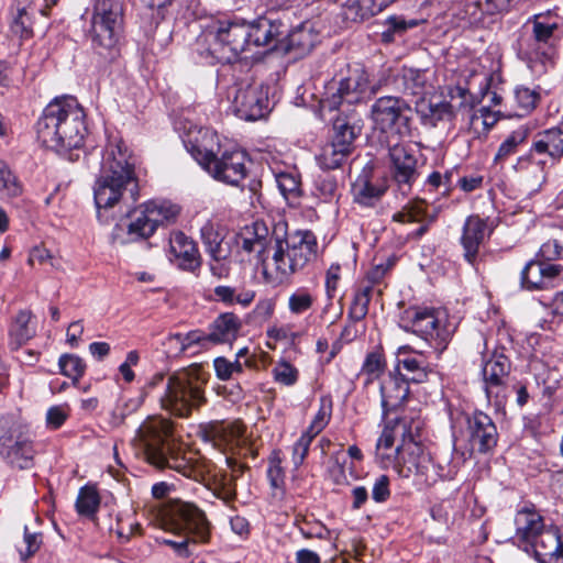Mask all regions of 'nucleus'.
Instances as JSON below:
<instances>
[{"mask_svg": "<svg viewBox=\"0 0 563 563\" xmlns=\"http://www.w3.org/2000/svg\"><path fill=\"white\" fill-rule=\"evenodd\" d=\"M137 157L122 139H110L102 153L99 176L93 187L98 218L101 209L114 207L129 191L131 200L139 198Z\"/></svg>", "mask_w": 563, "mask_h": 563, "instance_id": "nucleus-1", "label": "nucleus"}, {"mask_svg": "<svg viewBox=\"0 0 563 563\" xmlns=\"http://www.w3.org/2000/svg\"><path fill=\"white\" fill-rule=\"evenodd\" d=\"M135 455L156 468H170L187 478L198 481L203 471L181 455L173 438V424L162 417H148L132 440Z\"/></svg>", "mask_w": 563, "mask_h": 563, "instance_id": "nucleus-2", "label": "nucleus"}, {"mask_svg": "<svg viewBox=\"0 0 563 563\" xmlns=\"http://www.w3.org/2000/svg\"><path fill=\"white\" fill-rule=\"evenodd\" d=\"M85 118V111L75 97H56L36 122L37 139L56 152L79 148L87 133Z\"/></svg>", "mask_w": 563, "mask_h": 563, "instance_id": "nucleus-3", "label": "nucleus"}, {"mask_svg": "<svg viewBox=\"0 0 563 563\" xmlns=\"http://www.w3.org/2000/svg\"><path fill=\"white\" fill-rule=\"evenodd\" d=\"M208 379L209 375L200 365L174 372L168 376L165 390L158 398L162 408L174 416L188 417L194 409L206 402L205 386Z\"/></svg>", "mask_w": 563, "mask_h": 563, "instance_id": "nucleus-4", "label": "nucleus"}, {"mask_svg": "<svg viewBox=\"0 0 563 563\" xmlns=\"http://www.w3.org/2000/svg\"><path fill=\"white\" fill-rule=\"evenodd\" d=\"M190 153L198 164L214 179L239 186L246 176V155L244 152L232 148L221 150L214 132L206 130L202 143L191 144Z\"/></svg>", "mask_w": 563, "mask_h": 563, "instance_id": "nucleus-5", "label": "nucleus"}, {"mask_svg": "<svg viewBox=\"0 0 563 563\" xmlns=\"http://www.w3.org/2000/svg\"><path fill=\"white\" fill-rule=\"evenodd\" d=\"M317 249V238L309 230L287 233L285 239L275 238L269 251L273 252L272 261L278 283H289L294 274L316 257Z\"/></svg>", "mask_w": 563, "mask_h": 563, "instance_id": "nucleus-6", "label": "nucleus"}, {"mask_svg": "<svg viewBox=\"0 0 563 563\" xmlns=\"http://www.w3.org/2000/svg\"><path fill=\"white\" fill-rule=\"evenodd\" d=\"M123 10L119 0H96L90 37L95 52L108 62L120 55Z\"/></svg>", "mask_w": 563, "mask_h": 563, "instance_id": "nucleus-7", "label": "nucleus"}, {"mask_svg": "<svg viewBox=\"0 0 563 563\" xmlns=\"http://www.w3.org/2000/svg\"><path fill=\"white\" fill-rule=\"evenodd\" d=\"M421 421L412 419L409 429L402 424V442L396 448L394 468L402 478L419 477L427 484L437 482V475L431 474L434 465L420 443Z\"/></svg>", "mask_w": 563, "mask_h": 563, "instance_id": "nucleus-8", "label": "nucleus"}, {"mask_svg": "<svg viewBox=\"0 0 563 563\" xmlns=\"http://www.w3.org/2000/svg\"><path fill=\"white\" fill-rule=\"evenodd\" d=\"M399 325L423 339L439 353H442L454 332L443 311L434 308L409 307L399 320Z\"/></svg>", "mask_w": 563, "mask_h": 563, "instance_id": "nucleus-9", "label": "nucleus"}, {"mask_svg": "<svg viewBox=\"0 0 563 563\" xmlns=\"http://www.w3.org/2000/svg\"><path fill=\"white\" fill-rule=\"evenodd\" d=\"M173 525L177 539H164L163 543L172 547L183 558L191 555V544L206 543L210 538V523L205 512L196 505L180 503L173 508Z\"/></svg>", "mask_w": 563, "mask_h": 563, "instance_id": "nucleus-10", "label": "nucleus"}, {"mask_svg": "<svg viewBox=\"0 0 563 563\" xmlns=\"http://www.w3.org/2000/svg\"><path fill=\"white\" fill-rule=\"evenodd\" d=\"M247 35V23L232 20L216 21L205 33L210 54L223 63H232L249 51Z\"/></svg>", "mask_w": 563, "mask_h": 563, "instance_id": "nucleus-11", "label": "nucleus"}, {"mask_svg": "<svg viewBox=\"0 0 563 563\" xmlns=\"http://www.w3.org/2000/svg\"><path fill=\"white\" fill-rule=\"evenodd\" d=\"M0 455L13 467H33L35 450L25 424L10 417L0 419Z\"/></svg>", "mask_w": 563, "mask_h": 563, "instance_id": "nucleus-12", "label": "nucleus"}, {"mask_svg": "<svg viewBox=\"0 0 563 563\" xmlns=\"http://www.w3.org/2000/svg\"><path fill=\"white\" fill-rule=\"evenodd\" d=\"M412 109L401 97L383 96L371 106V120L383 133L406 137L411 135Z\"/></svg>", "mask_w": 563, "mask_h": 563, "instance_id": "nucleus-13", "label": "nucleus"}, {"mask_svg": "<svg viewBox=\"0 0 563 563\" xmlns=\"http://www.w3.org/2000/svg\"><path fill=\"white\" fill-rule=\"evenodd\" d=\"M376 92V88L369 87L368 76L362 68L349 71L338 86L328 87L327 97L322 100V107L329 110H342L341 107L362 102Z\"/></svg>", "mask_w": 563, "mask_h": 563, "instance_id": "nucleus-14", "label": "nucleus"}, {"mask_svg": "<svg viewBox=\"0 0 563 563\" xmlns=\"http://www.w3.org/2000/svg\"><path fill=\"white\" fill-rule=\"evenodd\" d=\"M390 179L402 196L411 194L413 184L420 177L419 158L410 146L395 144L388 150Z\"/></svg>", "mask_w": 563, "mask_h": 563, "instance_id": "nucleus-15", "label": "nucleus"}, {"mask_svg": "<svg viewBox=\"0 0 563 563\" xmlns=\"http://www.w3.org/2000/svg\"><path fill=\"white\" fill-rule=\"evenodd\" d=\"M517 0H464L454 11L461 27L485 29L492 16L508 12Z\"/></svg>", "mask_w": 563, "mask_h": 563, "instance_id": "nucleus-16", "label": "nucleus"}, {"mask_svg": "<svg viewBox=\"0 0 563 563\" xmlns=\"http://www.w3.org/2000/svg\"><path fill=\"white\" fill-rule=\"evenodd\" d=\"M233 107L245 121H256L269 111L268 88L262 84L242 82L235 88Z\"/></svg>", "mask_w": 563, "mask_h": 563, "instance_id": "nucleus-17", "label": "nucleus"}, {"mask_svg": "<svg viewBox=\"0 0 563 563\" xmlns=\"http://www.w3.org/2000/svg\"><path fill=\"white\" fill-rule=\"evenodd\" d=\"M511 371L509 356L505 354V347L496 349L492 356L484 362L482 374L484 379V389L488 400L493 398L496 401L505 397V387L507 385Z\"/></svg>", "mask_w": 563, "mask_h": 563, "instance_id": "nucleus-18", "label": "nucleus"}, {"mask_svg": "<svg viewBox=\"0 0 563 563\" xmlns=\"http://www.w3.org/2000/svg\"><path fill=\"white\" fill-rule=\"evenodd\" d=\"M466 435L471 451L487 453L498 441V432L493 419L483 411H475L466 418Z\"/></svg>", "mask_w": 563, "mask_h": 563, "instance_id": "nucleus-19", "label": "nucleus"}, {"mask_svg": "<svg viewBox=\"0 0 563 563\" xmlns=\"http://www.w3.org/2000/svg\"><path fill=\"white\" fill-rule=\"evenodd\" d=\"M553 166L549 161L530 150L529 154L517 159L514 169L518 174L519 181L525 190L529 194H536L545 184L548 172Z\"/></svg>", "mask_w": 563, "mask_h": 563, "instance_id": "nucleus-20", "label": "nucleus"}, {"mask_svg": "<svg viewBox=\"0 0 563 563\" xmlns=\"http://www.w3.org/2000/svg\"><path fill=\"white\" fill-rule=\"evenodd\" d=\"M287 32V24L273 14L260 16L252 23H247L249 51L252 46H268L278 51L280 36Z\"/></svg>", "mask_w": 563, "mask_h": 563, "instance_id": "nucleus-21", "label": "nucleus"}, {"mask_svg": "<svg viewBox=\"0 0 563 563\" xmlns=\"http://www.w3.org/2000/svg\"><path fill=\"white\" fill-rule=\"evenodd\" d=\"M563 274L560 264L531 260L526 264L520 275L521 287L526 290H543L554 287V280Z\"/></svg>", "mask_w": 563, "mask_h": 563, "instance_id": "nucleus-22", "label": "nucleus"}, {"mask_svg": "<svg viewBox=\"0 0 563 563\" xmlns=\"http://www.w3.org/2000/svg\"><path fill=\"white\" fill-rule=\"evenodd\" d=\"M490 234L492 229L488 228L486 219H483L477 214H472L466 218L462 229L460 243L463 247L464 260L473 267L477 264L481 245Z\"/></svg>", "mask_w": 563, "mask_h": 563, "instance_id": "nucleus-23", "label": "nucleus"}, {"mask_svg": "<svg viewBox=\"0 0 563 563\" xmlns=\"http://www.w3.org/2000/svg\"><path fill=\"white\" fill-rule=\"evenodd\" d=\"M514 540L519 548L530 552V545L538 536L547 528L543 517L534 506H525L515 515Z\"/></svg>", "mask_w": 563, "mask_h": 563, "instance_id": "nucleus-24", "label": "nucleus"}, {"mask_svg": "<svg viewBox=\"0 0 563 563\" xmlns=\"http://www.w3.org/2000/svg\"><path fill=\"white\" fill-rule=\"evenodd\" d=\"M170 261L180 269L195 273L201 266V255L194 240L185 233L174 232L169 239Z\"/></svg>", "mask_w": 563, "mask_h": 563, "instance_id": "nucleus-25", "label": "nucleus"}, {"mask_svg": "<svg viewBox=\"0 0 563 563\" xmlns=\"http://www.w3.org/2000/svg\"><path fill=\"white\" fill-rule=\"evenodd\" d=\"M540 563H563V539L560 529L547 527L530 545Z\"/></svg>", "mask_w": 563, "mask_h": 563, "instance_id": "nucleus-26", "label": "nucleus"}, {"mask_svg": "<svg viewBox=\"0 0 563 563\" xmlns=\"http://www.w3.org/2000/svg\"><path fill=\"white\" fill-rule=\"evenodd\" d=\"M362 119L355 110H340L333 120L331 142L352 153L354 142L362 132Z\"/></svg>", "mask_w": 563, "mask_h": 563, "instance_id": "nucleus-27", "label": "nucleus"}, {"mask_svg": "<svg viewBox=\"0 0 563 563\" xmlns=\"http://www.w3.org/2000/svg\"><path fill=\"white\" fill-rule=\"evenodd\" d=\"M235 239L243 251L256 253L257 257L263 262L267 258L265 254L269 252V247L274 241L265 223L258 221L244 227Z\"/></svg>", "mask_w": 563, "mask_h": 563, "instance_id": "nucleus-28", "label": "nucleus"}, {"mask_svg": "<svg viewBox=\"0 0 563 563\" xmlns=\"http://www.w3.org/2000/svg\"><path fill=\"white\" fill-rule=\"evenodd\" d=\"M318 35L308 23H302L280 36L278 51L285 54H294L296 58L306 56L313 48Z\"/></svg>", "mask_w": 563, "mask_h": 563, "instance_id": "nucleus-29", "label": "nucleus"}, {"mask_svg": "<svg viewBox=\"0 0 563 563\" xmlns=\"http://www.w3.org/2000/svg\"><path fill=\"white\" fill-rule=\"evenodd\" d=\"M37 13L48 15L46 8L38 9L30 0H16L11 9V33L20 40L33 36L34 18Z\"/></svg>", "mask_w": 563, "mask_h": 563, "instance_id": "nucleus-30", "label": "nucleus"}, {"mask_svg": "<svg viewBox=\"0 0 563 563\" xmlns=\"http://www.w3.org/2000/svg\"><path fill=\"white\" fill-rule=\"evenodd\" d=\"M530 150L555 165L563 157V124L537 133Z\"/></svg>", "mask_w": 563, "mask_h": 563, "instance_id": "nucleus-31", "label": "nucleus"}, {"mask_svg": "<svg viewBox=\"0 0 563 563\" xmlns=\"http://www.w3.org/2000/svg\"><path fill=\"white\" fill-rule=\"evenodd\" d=\"M202 439L211 443L222 452L238 444L243 434V428L239 423L211 422L202 431Z\"/></svg>", "mask_w": 563, "mask_h": 563, "instance_id": "nucleus-32", "label": "nucleus"}, {"mask_svg": "<svg viewBox=\"0 0 563 563\" xmlns=\"http://www.w3.org/2000/svg\"><path fill=\"white\" fill-rule=\"evenodd\" d=\"M409 395V384L399 374L390 373L380 384L383 416L397 410Z\"/></svg>", "mask_w": 563, "mask_h": 563, "instance_id": "nucleus-33", "label": "nucleus"}, {"mask_svg": "<svg viewBox=\"0 0 563 563\" xmlns=\"http://www.w3.org/2000/svg\"><path fill=\"white\" fill-rule=\"evenodd\" d=\"M200 236L212 260H230L231 242L225 240L224 229L219 223L207 221L200 229Z\"/></svg>", "mask_w": 563, "mask_h": 563, "instance_id": "nucleus-34", "label": "nucleus"}, {"mask_svg": "<svg viewBox=\"0 0 563 563\" xmlns=\"http://www.w3.org/2000/svg\"><path fill=\"white\" fill-rule=\"evenodd\" d=\"M415 110L420 123L428 129H434L441 122L453 121L452 107L445 100L433 102L421 98L416 102Z\"/></svg>", "mask_w": 563, "mask_h": 563, "instance_id": "nucleus-35", "label": "nucleus"}, {"mask_svg": "<svg viewBox=\"0 0 563 563\" xmlns=\"http://www.w3.org/2000/svg\"><path fill=\"white\" fill-rule=\"evenodd\" d=\"M242 327L240 318L233 312H224L217 317L210 327L208 339L213 343L233 341Z\"/></svg>", "mask_w": 563, "mask_h": 563, "instance_id": "nucleus-36", "label": "nucleus"}, {"mask_svg": "<svg viewBox=\"0 0 563 563\" xmlns=\"http://www.w3.org/2000/svg\"><path fill=\"white\" fill-rule=\"evenodd\" d=\"M354 200L363 206H373L386 191V187L373 184L366 174L360 175L352 186Z\"/></svg>", "mask_w": 563, "mask_h": 563, "instance_id": "nucleus-37", "label": "nucleus"}, {"mask_svg": "<svg viewBox=\"0 0 563 563\" xmlns=\"http://www.w3.org/2000/svg\"><path fill=\"white\" fill-rule=\"evenodd\" d=\"M31 318L32 313L26 310H22L16 314L9 333V345L12 350H18L34 336L35 330L30 327Z\"/></svg>", "mask_w": 563, "mask_h": 563, "instance_id": "nucleus-38", "label": "nucleus"}, {"mask_svg": "<svg viewBox=\"0 0 563 563\" xmlns=\"http://www.w3.org/2000/svg\"><path fill=\"white\" fill-rule=\"evenodd\" d=\"M254 297L255 292L253 290L240 287L219 285L213 289L214 300L222 302L225 306H233L238 303L242 307H247L254 300Z\"/></svg>", "mask_w": 563, "mask_h": 563, "instance_id": "nucleus-39", "label": "nucleus"}, {"mask_svg": "<svg viewBox=\"0 0 563 563\" xmlns=\"http://www.w3.org/2000/svg\"><path fill=\"white\" fill-rule=\"evenodd\" d=\"M133 219L128 225V233L133 239H148L157 229V220H152L143 205L132 214Z\"/></svg>", "mask_w": 563, "mask_h": 563, "instance_id": "nucleus-40", "label": "nucleus"}, {"mask_svg": "<svg viewBox=\"0 0 563 563\" xmlns=\"http://www.w3.org/2000/svg\"><path fill=\"white\" fill-rule=\"evenodd\" d=\"M148 217L152 220H157V227L164 223L175 221L179 214V207L165 200H151L143 203Z\"/></svg>", "mask_w": 563, "mask_h": 563, "instance_id": "nucleus-41", "label": "nucleus"}, {"mask_svg": "<svg viewBox=\"0 0 563 563\" xmlns=\"http://www.w3.org/2000/svg\"><path fill=\"white\" fill-rule=\"evenodd\" d=\"M352 153L333 142L325 144L317 156L318 165L324 170L336 169L343 165Z\"/></svg>", "mask_w": 563, "mask_h": 563, "instance_id": "nucleus-42", "label": "nucleus"}, {"mask_svg": "<svg viewBox=\"0 0 563 563\" xmlns=\"http://www.w3.org/2000/svg\"><path fill=\"white\" fill-rule=\"evenodd\" d=\"M400 87L406 95L420 96L426 87V73L421 69L402 67L399 75Z\"/></svg>", "mask_w": 563, "mask_h": 563, "instance_id": "nucleus-43", "label": "nucleus"}, {"mask_svg": "<svg viewBox=\"0 0 563 563\" xmlns=\"http://www.w3.org/2000/svg\"><path fill=\"white\" fill-rule=\"evenodd\" d=\"M449 97L446 104L452 107L453 120L461 112L468 113L478 102L467 88L461 86L450 88Z\"/></svg>", "mask_w": 563, "mask_h": 563, "instance_id": "nucleus-44", "label": "nucleus"}, {"mask_svg": "<svg viewBox=\"0 0 563 563\" xmlns=\"http://www.w3.org/2000/svg\"><path fill=\"white\" fill-rule=\"evenodd\" d=\"M398 365L407 372L406 374L399 373L401 377L409 384L411 383H423L428 378V364L415 356H408L398 361Z\"/></svg>", "mask_w": 563, "mask_h": 563, "instance_id": "nucleus-45", "label": "nucleus"}, {"mask_svg": "<svg viewBox=\"0 0 563 563\" xmlns=\"http://www.w3.org/2000/svg\"><path fill=\"white\" fill-rule=\"evenodd\" d=\"M100 505V497L93 486L86 485L79 489L76 509L79 515L91 517L93 516Z\"/></svg>", "mask_w": 563, "mask_h": 563, "instance_id": "nucleus-46", "label": "nucleus"}, {"mask_svg": "<svg viewBox=\"0 0 563 563\" xmlns=\"http://www.w3.org/2000/svg\"><path fill=\"white\" fill-rule=\"evenodd\" d=\"M416 20H406L400 15H390L384 23V31L382 32V40L385 43H390L395 40L396 35H402L407 30L417 26Z\"/></svg>", "mask_w": 563, "mask_h": 563, "instance_id": "nucleus-47", "label": "nucleus"}, {"mask_svg": "<svg viewBox=\"0 0 563 563\" xmlns=\"http://www.w3.org/2000/svg\"><path fill=\"white\" fill-rule=\"evenodd\" d=\"M21 192V183L8 164L0 159V195L4 198H14L20 196Z\"/></svg>", "mask_w": 563, "mask_h": 563, "instance_id": "nucleus-48", "label": "nucleus"}, {"mask_svg": "<svg viewBox=\"0 0 563 563\" xmlns=\"http://www.w3.org/2000/svg\"><path fill=\"white\" fill-rule=\"evenodd\" d=\"M316 301L313 294L306 287H299L288 298V309L299 316L309 311Z\"/></svg>", "mask_w": 563, "mask_h": 563, "instance_id": "nucleus-49", "label": "nucleus"}, {"mask_svg": "<svg viewBox=\"0 0 563 563\" xmlns=\"http://www.w3.org/2000/svg\"><path fill=\"white\" fill-rule=\"evenodd\" d=\"M372 286H366L356 291L351 307L349 309V317L357 322L363 320L367 312L371 302Z\"/></svg>", "mask_w": 563, "mask_h": 563, "instance_id": "nucleus-50", "label": "nucleus"}, {"mask_svg": "<svg viewBox=\"0 0 563 563\" xmlns=\"http://www.w3.org/2000/svg\"><path fill=\"white\" fill-rule=\"evenodd\" d=\"M58 365L63 375L78 382L85 374L86 363L75 354H64L59 357Z\"/></svg>", "mask_w": 563, "mask_h": 563, "instance_id": "nucleus-51", "label": "nucleus"}, {"mask_svg": "<svg viewBox=\"0 0 563 563\" xmlns=\"http://www.w3.org/2000/svg\"><path fill=\"white\" fill-rule=\"evenodd\" d=\"M386 368V361L384 354L380 351H373L367 353L363 366L362 373L367 375V383L377 379Z\"/></svg>", "mask_w": 563, "mask_h": 563, "instance_id": "nucleus-52", "label": "nucleus"}, {"mask_svg": "<svg viewBox=\"0 0 563 563\" xmlns=\"http://www.w3.org/2000/svg\"><path fill=\"white\" fill-rule=\"evenodd\" d=\"M235 479V475L223 473L216 481V496L222 499L225 504H229L236 498Z\"/></svg>", "mask_w": 563, "mask_h": 563, "instance_id": "nucleus-53", "label": "nucleus"}, {"mask_svg": "<svg viewBox=\"0 0 563 563\" xmlns=\"http://www.w3.org/2000/svg\"><path fill=\"white\" fill-rule=\"evenodd\" d=\"M402 424L406 426L407 429H409V426L407 423L406 419H396V426L394 428L386 427L376 444L377 455L382 459H384V455L380 454L382 449H391L395 442L396 434H400L402 437Z\"/></svg>", "mask_w": 563, "mask_h": 563, "instance_id": "nucleus-54", "label": "nucleus"}, {"mask_svg": "<svg viewBox=\"0 0 563 563\" xmlns=\"http://www.w3.org/2000/svg\"><path fill=\"white\" fill-rule=\"evenodd\" d=\"M274 379L285 386H292L298 380V369L290 363L283 361L276 364L273 368Z\"/></svg>", "mask_w": 563, "mask_h": 563, "instance_id": "nucleus-55", "label": "nucleus"}, {"mask_svg": "<svg viewBox=\"0 0 563 563\" xmlns=\"http://www.w3.org/2000/svg\"><path fill=\"white\" fill-rule=\"evenodd\" d=\"M516 101L526 113L532 111L540 101V93L528 87H518L515 90Z\"/></svg>", "mask_w": 563, "mask_h": 563, "instance_id": "nucleus-56", "label": "nucleus"}, {"mask_svg": "<svg viewBox=\"0 0 563 563\" xmlns=\"http://www.w3.org/2000/svg\"><path fill=\"white\" fill-rule=\"evenodd\" d=\"M278 189L282 195L287 198L288 196H298L300 192V179L290 173H279L275 177Z\"/></svg>", "mask_w": 563, "mask_h": 563, "instance_id": "nucleus-57", "label": "nucleus"}, {"mask_svg": "<svg viewBox=\"0 0 563 563\" xmlns=\"http://www.w3.org/2000/svg\"><path fill=\"white\" fill-rule=\"evenodd\" d=\"M527 137L526 130L514 131L499 146L495 156V161H501L508 155L515 153L517 146L521 144Z\"/></svg>", "mask_w": 563, "mask_h": 563, "instance_id": "nucleus-58", "label": "nucleus"}, {"mask_svg": "<svg viewBox=\"0 0 563 563\" xmlns=\"http://www.w3.org/2000/svg\"><path fill=\"white\" fill-rule=\"evenodd\" d=\"M542 14H537L532 20V34L533 38L539 43H548L553 36L554 31L558 29L556 23H547L541 21Z\"/></svg>", "mask_w": 563, "mask_h": 563, "instance_id": "nucleus-59", "label": "nucleus"}, {"mask_svg": "<svg viewBox=\"0 0 563 563\" xmlns=\"http://www.w3.org/2000/svg\"><path fill=\"white\" fill-rule=\"evenodd\" d=\"M395 1L396 0H357V7L362 18L373 16Z\"/></svg>", "mask_w": 563, "mask_h": 563, "instance_id": "nucleus-60", "label": "nucleus"}, {"mask_svg": "<svg viewBox=\"0 0 563 563\" xmlns=\"http://www.w3.org/2000/svg\"><path fill=\"white\" fill-rule=\"evenodd\" d=\"M179 344L183 352L187 351L190 346L197 344L201 345L203 342L209 341L208 334L205 335L200 331H190L186 334L177 333L173 336Z\"/></svg>", "mask_w": 563, "mask_h": 563, "instance_id": "nucleus-61", "label": "nucleus"}, {"mask_svg": "<svg viewBox=\"0 0 563 563\" xmlns=\"http://www.w3.org/2000/svg\"><path fill=\"white\" fill-rule=\"evenodd\" d=\"M316 189L323 197L324 200L331 199L334 197L338 184L333 176L330 175H320L316 179Z\"/></svg>", "mask_w": 563, "mask_h": 563, "instance_id": "nucleus-62", "label": "nucleus"}, {"mask_svg": "<svg viewBox=\"0 0 563 563\" xmlns=\"http://www.w3.org/2000/svg\"><path fill=\"white\" fill-rule=\"evenodd\" d=\"M69 416L67 406H53L47 410L46 422L52 429H58L63 426Z\"/></svg>", "mask_w": 563, "mask_h": 563, "instance_id": "nucleus-63", "label": "nucleus"}, {"mask_svg": "<svg viewBox=\"0 0 563 563\" xmlns=\"http://www.w3.org/2000/svg\"><path fill=\"white\" fill-rule=\"evenodd\" d=\"M561 252V244L556 240H551L541 245L537 254V260H540L545 263H551L552 261L560 257Z\"/></svg>", "mask_w": 563, "mask_h": 563, "instance_id": "nucleus-64", "label": "nucleus"}]
</instances>
